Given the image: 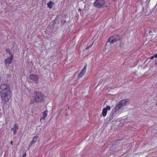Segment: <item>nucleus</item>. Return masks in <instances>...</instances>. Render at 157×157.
Segmentation results:
<instances>
[{"instance_id": "nucleus-19", "label": "nucleus", "mask_w": 157, "mask_h": 157, "mask_svg": "<svg viewBox=\"0 0 157 157\" xmlns=\"http://www.w3.org/2000/svg\"><path fill=\"white\" fill-rule=\"evenodd\" d=\"M26 156V152H25V153L23 155V157H25Z\"/></svg>"}, {"instance_id": "nucleus-2", "label": "nucleus", "mask_w": 157, "mask_h": 157, "mask_svg": "<svg viewBox=\"0 0 157 157\" xmlns=\"http://www.w3.org/2000/svg\"><path fill=\"white\" fill-rule=\"evenodd\" d=\"M45 96L41 92L35 91L33 94L32 98L30 101V104L34 103H41L45 100Z\"/></svg>"}, {"instance_id": "nucleus-16", "label": "nucleus", "mask_w": 157, "mask_h": 157, "mask_svg": "<svg viewBox=\"0 0 157 157\" xmlns=\"http://www.w3.org/2000/svg\"><path fill=\"white\" fill-rule=\"evenodd\" d=\"M93 44V43H92V44L86 47V50L88 49Z\"/></svg>"}, {"instance_id": "nucleus-20", "label": "nucleus", "mask_w": 157, "mask_h": 157, "mask_svg": "<svg viewBox=\"0 0 157 157\" xmlns=\"http://www.w3.org/2000/svg\"><path fill=\"white\" fill-rule=\"evenodd\" d=\"M154 57H155V58H157V53L155 54L154 55Z\"/></svg>"}, {"instance_id": "nucleus-3", "label": "nucleus", "mask_w": 157, "mask_h": 157, "mask_svg": "<svg viewBox=\"0 0 157 157\" xmlns=\"http://www.w3.org/2000/svg\"><path fill=\"white\" fill-rule=\"evenodd\" d=\"M129 101V99H126L119 101L115 106V108L112 110L111 113L109 117V120L111 121L113 118V115L117 111L122 107L126 105L127 103Z\"/></svg>"}, {"instance_id": "nucleus-4", "label": "nucleus", "mask_w": 157, "mask_h": 157, "mask_svg": "<svg viewBox=\"0 0 157 157\" xmlns=\"http://www.w3.org/2000/svg\"><path fill=\"white\" fill-rule=\"evenodd\" d=\"M121 38L120 36L119 35H116L111 37L108 40V42L110 43H113L119 40Z\"/></svg>"}, {"instance_id": "nucleus-23", "label": "nucleus", "mask_w": 157, "mask_h": 157, "mask_svg": "<svg viewBox=\"0 0 157 157\" xmlns=\"http://www.w3.org/2000/svg\"><path fill=\"white\" fill-rule=\"evenodd\" d=\"M151 30H150L149 31V34H150V33H151Z\"/></svg>"}, {"instance_id": "nucleus-17", "label": "nucleus", "mask_w": 157, "mask_h": 157, "mask_svg": "<svg viewBox=\"0 0 157 157\" xmlns=\"http://www.w3.org/2000/svg\"><path fill=\"white\" fill-rule=\"evenodd\" d=\"M34 144V143L32 142V141L29 144V147H30L32 146V145Z\"/></svg>"}, {"instance_id": "nucleus-10", "label": "nucleus", "mask_w": 157, "mask_h": 157, "mask_svg": "<svg viewBox=\"0 0 157 157\" xmlns=\"http://www.w3.org/2000/svg\"><path fill=\"white\" fill-rule=\"evenodd\" d=\"M48 111L47 110H45L44 112L43 113V117L41 118L40 120L41 119H45L47 117V113Z\"/></svg>"}, {"instance_id": "nucleus-9", "label": "nucleus", "mask_w": 157, "mask_h": 157, "mask_svg": "<svg viewBox=\"0 0 157 157\" xmlns=\"http://www.w3.org/2000/svg\"><path fill=\"white\" fill-rule=\"evenodd\" d=\"M18 129V125L15 124L13 126V127L11 129V131L13 132V134L15 135Z\"/></svg>"}, {"instance_id": "nucleus-11", "label": "nucleus", "mask_w": 157, "mask_h": 157, "mask_svg": "<svg viewBox=\"0 0 157 157\" xmlns=\"http://www.w3.org/2000/svg\"><path fill=\"white\" fill-rule=\"evenodd\" d=\"M54 5L53 2H52V1H50L48 4L47 6L48 7H49L50 9H51Z\"/></svg>"}, {"instance_id": "nucleus-22", "label": "nucleus", "mask_w": 157, "mask_h": 157, "mask_svg": "<svg viewBox=\"0 0 157 157\" xmlns=\"http://www.w3.org/2000/svg\"><path fill=\"white\" fill-rule=\"evenodd\" d=\"M66 116H69V113H66Z\"/></svg>"}, {"instance_id": "nucleus-8", "label": "nucleus", "mask_w": 157, "mask_h": 157, "mask_svg": "<svg viewBox=\"0 0 157 157\" xmlns=\"http://www.w3.org/2000/svg\"><path fill=\"white\" fill-rule=\"evenodd\" d=\"M86 65L81 71V72L78 75V76L79 78H82L84 75L86 71Z\"/></svg>"}, {"instance_id": "nucleus-5", "label": "nucleus", "mask_w": 157, "mask_h": 157, "mask_svg": "<svg viewBox=\"0 0 157 157\" xmlns=\"http://www.w3.org/2000/svg\"><path fill=\"white\" fill-rule=\"evenodd\" d=\"M105 4L104 0H95L94 3V6L97 8H102Z\"/></svg>"}, {"instance_id": "nucleus-14", "label": "nucleus", "mask_w": 157, "mask_h": 157, "mask_svg": "<svg viewBox=\"0 0 157 157\" xmlns=\"http://www.w3.org/2000/svg\"><path fill=\"white\" fill-rule=\"evenodd\" d=\"M6 51L7 53H9V54L10 56L13 55L10 52V49L9 48L6 49Z\"/></svg>"}, {"instance_id": "nucleus-6", "label": "nucleus", "mask_w": 157, "mask_h": 157, "mask_svg": "<svg viewBox=\"0 0 157 157\" xmlns=\"http://www.w3.org/2000/svg\"><path fill=\"white\" fill-rule=\"evenodd\" d=\"M30 79L37 82H38L39 76L36 74H31L29 76Z\"/></svg>"}, {"instance_id": "nucleus-18", "label": "nucleus", "mask_w": 157, "mask_h": 157, "mask_svg": "<svg viewBox=\"0 0 157 157\" xmlns=\"http://www.w3.org/2000/svg\"><path fill=\"white\" fill-rule=\"evenodd\" d=\"M154 57H154V56H152L150 57V59H153Z\"/></svg>"}, {"instance_id": "nucleus-12", "label": "nucleus", "mask_w": 157, "mask_h": 157, "mask_svg": "<svg viewBox=\"0 0 157 157\" xmlns=\"http://www.w3.org/2000/svg\"><path fill=\"white\" fill-rule=\"evenodd\" d=\"M107 113V111L105 109H103L102 111V114L104 117H105Z\"/></svg>"}, {"instance_id": "nucleus-21", "label": "nucleus", "mask_w": 157, "mask_h": 157, "mask_svg": "<svg viewBox=\"0 0 157 157\" xmlns=\"http://www.w3.org/2000/svg\"><path fill=\"white\" fill-rule=\"evenodd\" d=\"M155 64L157 65V60L155 62Z\"/></svg>"}, {"instance_id": "nucleus-7", "label": "nucleus", "mask_w": 157, "mask_h": 157, "mask_svg": "<svg viewBox=\"0 0 157 157\" xmlns=\"http://www.w3.org/2000/svg\"><path fill=\"white\" fill-rule=\"evenodd\" d=\"M13 58V55L11 56L10 57H8L4 61L5 64L9 65L11 64L12 63Z\"/></svg>"}, {"instance_id": "nucleus-15", "label": "nucleus", "mask_w": 157, "mask_h": 157, "mask_svg": "<svg viewBox=\"0 0 157 157\" xmlns=\"http://www.w3.org/2000/svg\"><path fill=\"white\" fill-rule=\"evenodd\" d=\"M104 109H106L107 111L111 109V107L109 106H107L106 108Z\"/></svg>"}, {"instance_id": "nucleus-25", "label": "nucleus", "mask_w": 157, "mask_h": 157, "mask_svg": "<svg viewBox=\"0 0 157 157\" xmlns=\"http://www.w3.org/2000/svg\"><path fill=\"white\" fill-rule=\"evenodd\" d=\"M81 9H78V11H81Z\"/></svg>"}, {"instance_id": "nucleus-24", "label": "nucleus", "mask_w": 157, "mask_h": 157, "mask_svg": "<svg viewBox=\"0 0 157 157\" xmlns=\"http://www.w3.org/2000/svg\"><path fill=\"white\" fill-rule=\"evenodd\" d=\"M10 144H13V142L12 141H11V142H10Z\"/></svg>"}, {"instance_id": "nucleus-13", "label": "nucleus", "mask_w": 157, "mask_h": 157, "mask_svg": "<svg viewBox=\"0 0 157 157\" xmlns=\"http://www.w3.org/2000/svg\"><path fill=\"white\" fill-rule=\"evenodd\" d=\"M38 138V136H34L33 138L32 141L34 143H36V142Z\"/></svg>"}, {"instance_id": "nucleus-1", "label": "nucleus", "mask_w": 157, "mask_h": 157, "mask_svg": "<svg viewBox=\"0 0 157 157\" xmlns=\"http://www.w3.org/2000/svg\"><path fill=\"white\" fill-rule=\"evenodd\" d=\"M11 92L10 86L6 84H2L0 86V96L2 101L6 103L8 102L10 98Z\"/></svg>"}, {"instance_id": "nucleus-26", "label": "nucleus", "mask_w": 157, "mask_h": 157, "mask_svg": "<svg viewBox=\"0 0 157 157\" xmlns=\"http://www.w3.org/2000/svg\"><path fill=\"white\" fill-rule=\"evenodd\" d=\"M69 108H70L69 107H68L67 109H69Z\"/></svg>"}]
</instances>
